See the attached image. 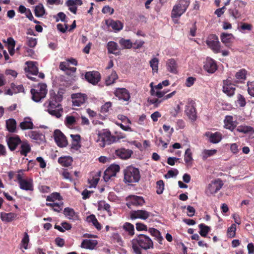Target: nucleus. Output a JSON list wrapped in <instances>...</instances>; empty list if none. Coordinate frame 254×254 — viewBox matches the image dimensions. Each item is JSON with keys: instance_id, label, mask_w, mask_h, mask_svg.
<instances>
[{"instance_id": "nucleus-46", "label": "nucleus", "mask_w": 254, "mask_h": 254, "mask_svg": "<svg viewBox=\"0 0 254 254\" xmlns=\"http://www.w3.org/2000/svg\"><path fill=\"white\" fill-rule=\"evenodd\" d=\"M123 228L126 231L128 232V234L133 236L134 234V226L128 222H126L123 226Z\"/></svg>"}, {"instance_id": "nucleus-17", "label": "nucleus", "mask_w": 254, "mask_h": 254, "mask_svg": "<svg viewBox=\"0 0 254 254\" xmlns=\"http://www.w3.org/2000/svg\"><path fill=\"white\" fill-rule=\"evenodd\" d=\"M204 69L208 73H213L217 69V65L216 62L207 58L204 65Z\"/></svg>"}, {"instance_id": "nucleus-8", "label": "nucleus", "mask_w": 254, "mask_h": 254, "mask_svg": "<svg viewBox=\"0 0 254 254\" xmlns=\"http://www.w3.org/2000/svg\"><path fill=\"white\" fill-rule=\"evenodd\" d=\"M98 141L101 142L100 145L104 147L106 145H109L117 141V137L112 135L110 131H104L99 134Z\"/></svg>"}, {"instance_id": "nucleus-43", "label": "nucleus", "mask_w": 254, "mask_h": 254, "mask_svg": "<svg viewBox=\"0 0 254 254\" xmlns=\"http://www.w3.org/2000/svg\"><path fill=\"white\" fill-rule=\"evenodd\" d=\"M118 44L114 41H110L107 44V49L109 53L116 55L115 51L118 50Z\"/></svg>"}, {"instance_id": "nucleus-33", "label": "nucleus", "mask_w": 254, "mask_h": 254, "mask_svg": "<svg viewBox=\"0 0 254 254\" xmlns=\"http://www.w3.org/2000/svg\"><path fill=\"white\" fill-rule=\"evenodd\" d=\"M73 159L71 157L64 156L58 159V163L64 167H69L72 165Z\"/></svg>"}, {"instance_id": "nucleus-16", "label": "nucleus", "mask_w": 254, "mask_h": 254, "mask_svg": "<svg viewBox=\"0 0 254 254\" xmlns=\"http://www.w3.org/2000/svg\"><path fill=\"white\" fill-rule=\"evenodd\" d=\"M234 86L235 85L232 83L230 79H227L224 80L223 86V92L230 97L232 96L234 94L235 91Z\"/></svg>"}, {"instance_id": "nucleus-18", "label": "nucleus", "mask_w": 254, "mask_h": 254, "mask_svg": "<svg viewBox=\"0 0 254 254\" xmlns=\"http://www.w3.org/2000/svg\"><path fill=\"white\" fill-rule=\"evenodd\" d=\"M73 104L75 106L79 107L85 103L87 99V96L85 94L80 93L73 94L72 95Z\"/></svg>"}, {"instance_id": "nucleus-51", "label": "nucleus", "mask_w": 254, "mask_h": 254, "mask_svg": "<svg viewBox=\"0 0 254 254\" xmlns=\"http://www.w3.org/2000/svg\"><path fill=\"white\" fill-rule=\"evenodd\" d=\"M232 36V35L231 34L222 33L220 36L222 42L225 44H229L231 41V37Z\"/></svg>"}, {"instance_id": "nucleus-36", "label": "nucleus", "mask_w": 254, "mask_h": 254, "mask_svg": "<svg viewBox=\"0 0 254 254\" xmlns=\"http://www.w3.org/2000/svg\"><path fill=\"white\" fill-rule=\"evenodd\" d=\"M148 231L152 236L156 238L159 244H162V242L163 240V238L161 235L160 232L157 229L154 228H149Z\"/></svg>"}, {"instance_id": "nucleus-48", "label": "nucleus", "mask_w": 254, "mask_h": 254, "mask_svg": "<svg viewBox=\"0 0 254 254\" xmlns=\"http://www.w3.org/2000/svg\"><path fill=\"white\" fill-rule=\"evenodd\" d=\"M62 199V198L60 194L55 192L48 195L46 198V200L48 201H54L56 200H61Z\"/></svg>"}, {"instance_id": "nucleus-57", "label": "nucleus", "mask_w": 254, "mask_h": 254, "mask_svg": "<svg viewBox=\"0 0 254 254\" xmlns=\"http://www.w3.org/2000/svg\"><path fill=\"white\" fill-rule=\"evenodd\" d=\"M112 103L111 102H107L105 103L101 109V112L103 114H105L109 112V109L112 107Z\"/></svg>"}, {"instance_id": "nucleus-32", "label": "nucleus", "mask_w": 254, "mask_h": 254, "mask_svg": "<svg viewBox=\"0 0 254 254\" xmlns=\"http://www.w3.org/2000/svg\"><path fill=\"white\" fill-rule=\"evenodd\" d=\"M19 127L22 130L32 129L33 128L34 125L30 118H26L23 122L20 123Z\"/></svg>"}, {"instance_id": "nucleus-55", "label": "nucleus", "mask_w": 254, "mask_h": 254, "mask_svg": "<svg viewBox=\"0 0 254 254\" xmlns=\"http://www.w3.org/2000/svg\"><path fill=\"white\" fill-rule=\"evenodd\" d=\"M241 26L240 27V30L242 32H245V31H250L252 30L253 26L251 24L247 23H241Z\"/></svg>"}, {"instance_id": "nucleus-4", "label": "nucleus", "mask_w": 254, "mask_h": 254, "mask_svg": "<svg viewBox=\"0 0 254 254\" xmlns=\"http://www.w3.org/2000/svg\"><path fill=\"white\" fill-rule=\"evenodd\" d=\"M190 4V0H178L177 4L173 6L172 10V18H179L186 12Z\"/></svg>"}, {"instance_id": "nucleus-59", "label": "nucleus", "mask_w": 254, "mask_h": 254, "mask_svg": "<svg viewBox=\"0 0 254 254\" xmlns=\"http://www.w3.org/2000/svg\"><path fill=\"white\" fill-rule=\"evenodd\" d=\"M237 102L240 107H244L246 105V101L244 96L241 94H239L237 96Z\"/></svg>"}, {"instance_id": "nucleus-28", "label": "nucleus", "mask_w": 254, "mask_h": 254, "mask_svg": "<svg viewBox=\"0 0 254 254\" xmlns=\"http://www.w3.org/2000/svg\"><path fill=\"white\" fill-rule=\"evenodd\" d=\"M19 188L23 190L33 191L34 190L33 182L32 180L24 179L18 184Z\"/></svg>"}, {"instance_id": "nucleus-30", "label": "nucleus", "mask_w": 254, "mask_h": 254, "mask_svg": "<svg viewBox=\"0 0 254 254\" xmlns=\"http://www.w3.org/2000/svg\"><path fill=\"white\" fill-rule=\"evenodd\" d=\"M166 64L168 71L173 73H176L177 72V64L174 59H169L167 61Z\"/></svg>"}, {"instance_id": "nucleus-52", "label": "nucleus", "mask_w": 254, "mask_h": 254, "mask_svg": "<svg viewBox=\"0 0 254 254\" xmlns=\"http://www.w3.org/2000/svg\"><path fill=\"white\" fill-rule=\"evenodd\" d=\"M164 189V184L162 180H159L156 182V193L161 194Z\"/></svg>"}, {"instance_id": "nucleus-20", "label": "nucleus", "mask_w": 254, "mask_h": 254, "mask_svg": "<svg viewBox=\"0 0 254 254\" xmlns=\"http://www.w3.org/2000/svg\"><path fill=\"white\" fill-rule=\"evenodd\" d=\"M83 4L82 0H67L65 3V5L68 7V10L75 14L77 8L76 5H81Z\"/></svg>"}, {"instance_id": "nucleus-34", "label": "nucleus", "mask_w": 254, "mask_h": 254, "mask_svg": "<svg viewBox=\"0 0 254 254\" xmlns=\"http://www.w3.org/2000/svg\"><path fill=\"white\" fill-rule=\"evenodd\" d=\"M16 216V214L14 213L2 212L0 213V217L2 221L9 222L14 220Z\"/></svg>"}, {"instance_id": "nucleus-26", "label": "nucleus", "mask_w": 254, "mask_h": 254, "mask_svg": "<svg viewBox=\"0 0 254 254\" xmlns=\"http://www.w3.org/2000/svg\"><path fill=\"white\" fill-rule=\"evenodd\" d=\"M132 151L126 149L125 148H121L116 150L115 154L121 159H126L129 158L132 154Z\"/></svg>"}, {"instance_id": "nucleus-56", "label": "nucleus", "mask_w": 254, "mask_h": 254, "mask_svg": "<svg viewBox=\"0 0 254 254\" xmlns=\"http://www.w3.org/2000/svg\"><path fill=\"white\" fill-rule=\"evenodd\" d=\"M116 176L109 169H107L104 172L103 178L105 182H108L112 177Z\"/></svg>"}, {"instance_id": "nucleus-35", "label": "nucleus", "mask_w": 254, "mask_h": 254, "mask_svg": "<svg viewBox=\"0 0 254 254\" xmlns=\"http://www.w3.org/2000/svg\"><path fill=\"white\" fill-rule=\"evenodd\" d=\"M225 125L227 128L233 130L236 127V123L231 116H226L224 120Z\"/></svg>"}, {"instance_id": "nucleus-15", "label": "nucleus", "mask_w": 254, "mask_h": 254, "mask_svg": "<svg viewBox=\"0 0 254 254\" xmlns=\"http://www.w3.org/2000/svg\"><path fill=\"white\" fill-rule=\"evenodd\" d=\"M54 137L57 145L61 147H65L67 145V140L64 133L59 129L54 131Z\"/></svg>"}, {"instance_id": "nucleus-37", "label": "nucleus", "mask_w": 254, "mask_h": 254, "mask_svg": "<svg viewBox=\"0 0 254 254\" xmlns=\"http://www.w3.org/2000/svg\"><path fill=\"white\" fill-rule=\"evenodd\" d=\"M6 128L10 132H16V122L14 119H9L6 121Z\"/></svg>"}, {"instance_id": "nucleus-14", "label": "nucleus", "mask_w": 254, "mask_h": 254, "mask_svg": "<svg viewBox=\"0 0 254 254\" xmlns=\"http://www.w3.org/2000/svg\"><path fill=\"white\" fill-rule=\"evenodd\" d=\"M84 77L86 80L94 85L97 84L101 78L99 72L95 70L86 72Z\"/></svg>"}, {"instance_id": "nucleus-58", "label": "nucleus", "mask_w": 254, "mask_h": 254, "mask_svg": "<svg viewBox=\"0 0 254 254\" xmlns=\"http://www.w3.org/2000/svg\"><path fill=\"white\" fill-rule=\"evenodd\" d=\"M150 93L151 95L155 96L159 98H164L165 94V92H162V91H155L154 89L152 87L150 90Z\"/></svg>"}, {"instance_id": "nucleus-63", "label": "nucleus", "mask_w": 254, "mask_h": 254, "mask_svg": "<svg viewBox=\"0 0 254 254\" xmlns=\"http://www.w3.org/2000/svg\"><path fill=\"white\" fill-rule=\"evenodd\" d=\"M76 120L74 117L72 116H67L65 119V123L66 125H73L75 123Z\"/></svg>"}, {"instance_id": "nucleus-6", "label": "nucleus", "mask_w": 254, "mask_h": 254, "mask_svg": "<svg viewBox=\"0 0 254 254\" xmlns=\"http://www.w3.org/2000/svg\"><path fill=\"white\" fill-rule=\"evenodd\" d=\"M245 5V3L241 0H235L233 7L229 9L230 15L235 19L241 18Z\"/></svg>"}, {"instance_id": "nucleus-61", "label": "nucleus", "mask_w": 254, "mask_h": 254, "mask_svg": "<svg viewBox=\"0 0 254 254\" xmlns=\"http://www.w3.org/2000/svg\"><path fill=\"white\" fill-rule=\"evenodd\" d=\"M136 229L138 231H147V227L146 225L141 222H137L135 224Z\"/></svg>"}, {"instance_id": "nucleus-31", "label": "nucleus", "mask_w": 254, "mask_h": 254, "mask_svg": "<svg viewBox=\"0 0 254 254\" xmlns=\"http://www.w3.org/2000/svg\"><path fill=\"white\" fill-rule=\"evenodd\" d=\"M176 92V91H174L167 95H166L163 98H162L161 100H159L156 98H154L150 99L149 100V102L150 104H154V107H157L158 105L164 100H167L171 97H173L175 94Z\"/></svg>"}, {"instance_id": "nucleus-22", "label": "nucleus", "mask_w": 254, "mask_h": 254, "mask_svg": "<svg viewBox=\"0 0 254 254\" xmlns=\"http://www.w3.org/2000/svg\"><path fill=\"white\" fill-rule=\"evenodd\" d=\"M105 24L109 27H111L116 31H119L123 28V23L119 20H114L111 19L105 20Z\"/></svg>"}, {"instance_id": "nucleus-45", "label": "nucleus", "mask_w": 254, "mask_h": 254, "mask_svg": "<svg viewBox=\"0 0 254 254\" xmlns=\"http://www.w3.org/2000/svg\"><path fill=\"white\" fill-rule=\"evenodd\" d=\"M192 160L191 150L190 148H188L185 151L184 161L187 164L190 165L191 164Z\"/></svg>"}, {"instance_id": "nucleus-49", "label": "nucleus", "mask_w": 254, "mask_h": 254, "mask_svg": "<svg viewBox=\"0 0 254 254\" xmlns=\"http://www.w3.org/2000/svg\"><path fill=\"white\" fill-rule=\"evenodd\" d=\"M119 44L125 49H130L132 46V43L130 40H126L124 38L120 40Z\"/></svg>"}, {"instance_id": "nucleus-60", "label": "nucleus", "mask_w": 254, "mask_h": 254, "mask_svg": "<svg viewBox=\"0 0 254 254\" xmlns=\"http://www.w3.org/2000/svg\"><path fill=\"white\" fill-rule=\"evenodd\" d=\"M27 45L31 47H34L37 44V39L32 37H27Z\"/></svg>"}, {"instance_id": "nucleus-29", "label": "nucleus", "mask_w": 254, "mask_h": 254, "mask_svg": "<svg viewBox=\"0 0 254 254\" xmlns=\"http://www.w3.org/2000/svg\"><path fill=\"white\" fill-rule=\"evenodd\" d=\"M64 214L70 220H76L78 219V215L75 213L72 208L69 207L65 208L64 210Z\"/></svg>"}, {"instance_id": "nucleus-62", "label": "nucleus", "mask_w": 254, "mask_h": 254, "mask_svg": "<svg viewBox=\"0 0 254 254\" xmlns=\"http://www.w3.org/2000/svg\"><path fill=\"white\" fill-rule=\"evenodd\" d=\"M195 80H196L195 78L192 77V76L189 77L186 79L185 84H186V86H187L188 87H190L193 85V84H194V81Z\"/></svg>"}, {"instance_id": "nucleus-12", "label": "nucleus", "mask_w": 254, "mask_h": 254, "mask_svg": "<svg viewBox=\"0 0 254 254\" xmlns=\"http://www.w3.org/2000/svg\"><path fill=\"white\" fill-rule=\"evenodd\" d=\"M22 140L18 135H13L7 136L6 137V142L9 149L11 151L16 150L18 146L20 145Z\"/></svg>"}, {"instance_id": "nucleus-47", "label": "nucleus", "mask_w": 254, "mask_h": 254, "mask_svg": "<svg viewBox=\"0 0 254 254\" xmlns=\"http://www.w3.org/2000/svg\"><path fill=\"white\" fill-rule=\"evenodd\" d=\"M29 242V237L27 232H24L23 237L21 240L20 246L25 250L28 249V245Z\"/></svg>"}, {"instance_id": "nucleus-41", "label": "nucleus", "mask_w": 254, "mask_h": 254, "mask_svg": "<svg viewBox=\"0 0 254 254\" xmlns=\"http://www.w3.org/2000/svg\"><path fill=\"white\" fill-rule=\"evenodd\" d=\"M237 130L244 133H254V129L251 126H240L237 128Z\"/></svg>"}, {"instance_id": "nucleus-2", "label": "nucleus", "mask_w": 254, "mask_h": 254, "mask_svg": "<svg viewBox=\"0 0 254 254\" xmlns=\"http://www.w3.org/2000/svg\"><path fill=\"white\" fill-rule=\"evenodd\" d=\"M132 249L135 254H141V250H147L153 248V242L151 238L144 234H139L131 241Z\"/></svg>"}, {"instance_id": "nucleus-54", "label": "nucleus", "mask_w": 254, "mask_h": 254, "mask_svg": "<svg viewBox=\"0 0 254 254\" xmlns=\"http://www.w3.org/2000/svg\"><path fill=\"white\" fill-rule=\"evenodd\" d=\"M236 225L235 224H232L231 226L228 228L227 231V235L230 238H233L236 235Z\"/></svg>"}, {"instance_id": "nucleus-53", "label": "nucleus", "mask_w": 254, "mask_h": 254, "mask_svg": "<svg viewBox=\"0 0 254 254\" xmlns=\"http://www.w3.org/2000/svg\"><path fill=\"white\" fill-rule=\"evenodd\" d=\"M217 152L216 149L204 150L203 152V159L205 160L208 157L215 154Z\"/></svg>"}, {"instance_id": "nucleus-19", "label": "nucleus", "mask_w": 254, "mask_h": 254, "mask_svg": "<svg viewBox=\"0 0 254 254\" xmlns=\"http://www.w3.org/2000/svg\"><path fill=\"white\" fill-rule=\"evenodd\" d=\"M114 94L119 99L125 101H128L130 97L128 90L124 88L116 89Z\"/></svg>"}, {"instance_id": "nucleus-3", "label": "nucleus", "mask_w": 254, "mask_h": 254, "mask_svg": "<svg viewBox=\"0 0 254 254\" xmlns=\"http://www.w3.org/2000/svg\"><path fill=\"white\" fill-rule=\"evenodd\" d=\"M124 182L129 185L138 183L141 177L138 169L132 166H129L124 170Z\"/></svg>"}, {"instance_id": "nucleus-42", "label": "nucleus", "mask_w": 254, "mask_h": 254, "mask_svg": "<svg viewBox=\"0 0 254 254\" xmlns=\"http://www.w3.org/2000/svg\"><path fill=\"white\" fill-rule=\"evenodd\" d=\"M200 229L199 234L203 237H205L210 230V228L205 225L204 224L201 223L198 225Z\"/></svg>"}, {"instance_id": "nucleus-11", "label": "nucleus", "mask_w": 254, "mask_h": 254, "mask_svg": "<svg viewBox=\"0 0 254 254\" xmlns=\"http://www.w3.org/2000/svg\"><path fill=\"white\" fill-rule=\"evenodd\" d=\"M152 215L151 212L144 209L131 210L129 212L130 218L132 220L139 219L145 220Z\"/></svg>"}, {"instance_id": "nucleus-7", "label": "nucleus", "mask_w": 254, "mask_h": 254, "mask_svg": "<svg viewBox=\"0 0 254 254\" xmlns=\"http://www.w3.org/2000/svg\"><path fill=\"white\" fill-rule=\"evenodd\" d=\"M208 47L215 54L221 53V45L218 37L214 34L208 36L206 41Z\"/></svg>"}, {"instance_id": "nucleus-25", "label": "nucleus", "mask_w": 254, "mask_h": 254, "mask_svg": "<svg viewBox=\"0 0 254 254\" xmlns=\"http://www.w3.org/2000/svg\"><path fill=\"white\" fill-rule=\"evenodd\" d=\"M98 244L97 240L85 239L81 244V247L86 249L93 250Z\"/></svg>"}, {"instance_id": "nucleus-27", "label": "nucleus", "mask_w": 254, "mask_h": 254, "mask_svg": "<svg viewBox=\"0 0 254 254\" xmlns=\"http://www.w3.org/2000/svg\"><path fill=\"white\" fill-rule=\"evenodd\" d=\"M72 138L71 148L75 150H78L80 147V135L79 134H71Z\"/></svg>"}, {"instance_id": "nucleus-9", "label": "nucleus", "mask_w": 254, "mask_h": 254, "mask_svg": "<svg viewBox=\"0 0 254 254\" xmlns=\"http://www.w3.org/2000/svg\"><path fill=\"white\" fill-rule=\"evenodd\" d=\"M185 112L187 117L192 122L197 119V112L195 108V103L192 100H189L185 106Z\"/></svg>"}, {"instance_id": "nucleus-50", "label": "nucleus", "mask_w": 254, "mask_h": 254, "mask_svg": "<svg viewBox=\"0 0 254 254\" xmlns=\"http://www.w3.org/2000/svg\"><path fill=\"white\" fill-rule=\"evenodd\" d=\"M159 60L156 58H153L149 62V64L153 72H157L158 70Z\"/></svg>"}, {"instance_id": "nucleus-13", "label": "nucleus", "mask_w": 254, "mask_h": 254, "mask_svg": "<svg viewBox=\"0 0 254 254\" xmlns=\"http://www.w3.org/2000/svg\"><path fill=\"white\" fill-rule=\"evenodd\" d=\"M127 200V205L129 208H131V206H142L145 203V200L142 196L132 195L128 196Z\"/></svg>"}, {"instance_id": "nucleus-64", "label": "nucleus", "mask_w": 254, "mask_h": 254, "mask_svg": "<svg viewBox=\"0 0 254 254\" xmlns=\"http://www.w3.org/2000/svg\"><path fill=\"white\" fill-rule=\"evenodd\" d=\"M102 12L104 14L109 13L110 14H113L114 12V9L109 5H106L103 7Z\"/></svg>"}, {"instance_id": "nucleus-1", "label": "nucleus", "mask_w": 254, "mask_h": 254, "mask_svg": "<svg viewBox=\"0 0 254 254\" xmlns=\"http://www.w3.org/2000/svg\"><path fill=\"white\" fill-rule=\"evenodd\" d=\"M49 95V99L44 104L45 110L52 116L60 118L63 113V108L60 103L63 100V95L59 92L56 93L53 90L50 91Z\"/></svg>"}, {"instance_id": "nucleus-24", "label": "nucleus", "mask_w": 254, "mask_h": 254, "mask_svg": "<svg viewBox=\"0 0 254 254\" xmlns=\"http://www.w3.org/2000/svg\"><path fill=\"white\" fill-rule=\"evenodd\" d=\"M36 62L32 61H27L26 64L27 66L25 68V71L27 74L37 75L38 73V68L35 65Z\"/></svg>"}, {"instance_id": "nucleus-44", "label": "nucleus", "mask_w": 254, "mask_h": 254, "mask_svg": "<svg viewBox=\"0 0 254 254\" xmlns=\"http://www.w3.org/2000/svg\"><path fill=\"white\" fill-rule=\"evenodd\" d=\"M28 136L32 139L38 141L42 140L43 135L37 131H30L28 132Z\"/></svg>"}, {"instance_id": "nucleus-21", "label": "nucleus", "mask_w": 254, "mask_h": 254, "mask_svg": "<svg viewBox=\"0 0 254 254\" xmlns=\"http://www.w3.org/2000/svg\"><path fill=\"white\" fill-rule=\"evenodd\" d=\"M19 146V148L17 152H19L22 156H27L28 153L30 152L31 150L28 141L27 140H23Z\"/></svg>"}, {"instance_id": "nucleus-39", "label": "nucleus", "mask_w": 254, "mask_h": 254, "mask_svg": "<svg viewBox=\"0 0 254 254\" xmlns=\"http://www.w3.org/2000/svg\"><path fill=\"white\" fill-rule=\"evenodd\" d=\"M247 71L245 69H241L236 72L235 74L236 79L237 80L234 81L235 83H238L240 80H244L246 79Z\"/></svg>"}, {"instance_id": "nucleus-38", "label": "nucleus", "mask_w": 254, "mask_h": 254, "mask_svg": "<svg viewBox=\"0 0 254 254\" xmlns=\"http://www.w3.org/2000/svg\"><path fill=\"white\" fill-rule=\"evenodd\" d=\"M118 78V76L116 71H113L111 74L108 76L105 79V84L109 86L114 83L116 80Z\"/></svg>"}, {"instance_id": "nucleus-5", "label": "nucleus", "mask_w": 254, "mask_h": 254, "mask_svg": "<svg viewBox=\"0 0 254 254\" xmlns=\"http://www.w3.org/2000/svg\"><path fill=\"white\" fill-rule=\"evenodd\" d=\"M47 86L45 83H39L36 89L32 88L30 93L32 95V99L36 102H40L44 99L47 94Z\"/></svg>"}, {"instance_id": "nucleus-10", "label": "nucleus", "mask_w": 254, "mask_h": 254, "mask_svg": "<svg viewBox=\"0 0 254 254\" xmlns=\"http://www.w3.org/2000/svg\"><path fill=\"white\" fill-rule=\"evenodd\" d=\"M223 186V183L220 179H216L208 184L205 192L208 196L214 194L217 192Z\"/></svg>"}, {"instance_id": "nucleus-40", "label": "nucleus", "mask_w": 254, "mask_h": 254, "mask_svg": "<svg viewBox=\"0 0 254 254\" xmlns=\"http://www.w3.org/2000/svg\"><path fill=\"white\" fill-rule=\"evenodd\" d=\"M45 13V10L42 4L40 3L35 7L34 13L37 17H42Z\"/></svg>"}, {"instance_id": "nucleus-23", "label": "nucleus", "mask_w": 254, "mask_h": 254, "mask_svg": "<svg viewBox=\"0 0 254 254\" xmlns=\"http://www.w3.org/2000/svg\"><path fill=\"white\" fill-rule=\"evenodd\" d=\"M205 135L209 138V141L212 143H217L219 142L222 138L221 133L218 131L214 133L208 131L205 133Z\"/></svg>"}]
</instances>
